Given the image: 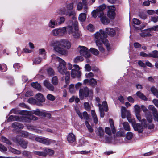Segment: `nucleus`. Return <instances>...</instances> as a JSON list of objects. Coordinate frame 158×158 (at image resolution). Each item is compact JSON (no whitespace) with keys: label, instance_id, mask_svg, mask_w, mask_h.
I'll use <instances>...</instances> for the list:
<instances>
[{"label":"nucleus","instance_id":"nucleus-52","mask_svg":"<svg viewBox=\"0 0 158 158\" xmlns=\"http://www.w3.org/2000/svg\"><path fill=\"white\" fill-rule=\"evenodd\" d=\"M42 116L47 117L48 118H51V115L50 113H47L44 110H43Z\"/></svg>","mask_w":158,"mask_h":158},{"label":"nucleus","instance_id":"nucleus-21","mask_svg":"<svg viewBox=\"0 0 158 158\" xmlns=\"http://www.w3.org/2000/svg\"><path fill=\"white\" fill-rule=\"evenodd\" d=\"M35 98L40 102H43L45 101V98L43 95L40 93H38L36 94Z\"/></svg>","mask_w":158,"mask_h":158},{"label":"nucleus","instance_id":"nucleus-45","mask_svg":"<svg viewBox=\"0 0 158 158\" xmlns=\"http://www.w3.org/2000/svg\"><path fill=\"white\" fill-rule=\"evenodd\" d=\"M97 84L96 80L92 78L89 80V84L92 86H94Z\"/></svg>","mask_w":158,"mask_h":158},{"label":"nucleus","instance_id":"nucleus-41","mask_svg":"<svg viewBox=\"0 0 158 158\" xmlns=\"http://www.w3.org/2000/svg\"><path fill=\"white\" fill-rule=\"evenodd\" d=\"M98 106L99 107V110L100 113V117L101 118H103L104 117L105 114L103 111V108L102 107V105L100 104L99 103Z\"/></svg>","mask_w":158,"mask_h":158},{"label":"nucleus","instance_id":"nucleus-28","mask_svg":"<svg viewBox=\"0 0 158 158\" xmlns=\"http://www.w3.org/2000/svg\"><path fill=\"white\" fill-rule=\"evenodd\" d=\"M106 32L111 36H114L115 34V31L113 28H107L106 30Z\"/></svg>","mask_w":158,"mask_h":158},{"label":"nucleus","instance_id":"nucleus-42","mask_svg":"<svg viewBox=\"0 0 158 158\" xmlns=\"http://www.w3.org/2000/svg\"><path fill=\"white\" fill-rule=\"evenodd\" d=\"M52 83L54 85H57L58 81L57 77L54 76L53 77L52 79Z\"/></svg>","mask_w":158,"mask_h":158},{"label":"nucleus","instance_id":"nucleus-33","mask_svg":"<svg viewBox=\"0 0 158 158\" xmlns=\"http://www.w3.org/2000/svg\"><path fill=\"white\" fill-rule=\"evenodd\" d=\"M96 134L100 138L103 137L104 132L102 128L99 127L98 129L97 132H96Z\"/></svg>","mask_w":158,"mask_h":158},{"label":"nucleus","instance_id":"nucleus-58","mask_svg":"<svg viewBox=\"0 0 158 158\" xmlns=\"http://www.w3.org/2000/svg\"><path fill=\"white\" fill-rule=\"evenodd\" d=\"M151 91L154 95H155L158 92L157 89L154 86H152L151 88Z\"/></svg>","mask_w":158,"mask_h":158},{"label":"nucleus","instance_id":"nucleus-37","mask_svg":"<svg viewBox=\"0 0 158 158\" xmlns=\"http://www.w3.org/2000/svg\"><path fill=\"white\" fill-rule=\"evenodd\" d=\"M8 148L10 152L15 154L19 155L21 153V151L19 150H17V149H15L11 147H10Z\"/></svg>","mask_w":158,"mask_h":158},{"label":"nucleus","instance_id":"nucleus-29","mask_svg":"<svg viewBox=\"0 0 158 158\" xmlns=\"http://www.w3.org/2000/svg\"><path fill=\"white\" fill-rule=\"evenodd\" d=\"M12 127L15 130H16L18 128L22 129L23 128V126L19 123L15 122L12 124Z\"/></svg>","mask_w":158,"mask_h":158},{"label":"nucleus","instance_id":"nucleus-11","mask_svg":"<svg viewBox=\"0 0 158 158\" xmlns=\"http://www.w3.org/2000/svg\"><path fill=\"white\" fill-rule=\"evenodd\" d=\"M24 115L22 117V122L29 123L31 120H36L37 119V118L33 114Z\"/></svg>","mask_w":158,"mask_h":158},{"label":"nucleus","instance_id":"nucleus-24","mask_svg":"<svg viewBox=\"0 0 158 158\" xmlns=\"http://www.w3.org/2000/svg\"><path fill=\"white\" fill-rule=\"evenodd\" d=\"M101 18V21L102 23L104 24H107L109 23L110 20L106 16L104 15V14L101 16H98Z\"/></svg>","mask_w":158,"mask_h":158},{"label":"nucleus","instance_id":"nucleus-36","mask_svg":"<svg viewBox=\"0 0 158 158\" xmlns=\"http://www.w3.org/2000/svg\"><path fill=\"white\" fill-rule=\"evenodd\" d=\"M109 123H110L111 128L113 133H115L116 132V130L114 125L113 120L112 119H109Z\"/></svg>","mask_w":158,"mask_h":158},{"label":"nucleus","instance_id":"nucleus-62","mask_svg":"<svg viewBox=\"0 0 158 158\" xmlns=\"http://www.w3.org/2000/svg\"><path fill=\"white\" fill-rule=\"evenodd\" d=\"M47 72L50 75H53L54 74V72L52 69L49 68L47 69Z\"/></svg>","mask_w":158,"mask_h":158},{"label":"nucleus","instance_id":"nucleus-46","mask_svg":"<svg viewBox=\"0 0 158 158\" xmlns=\"http://www.w3.org/2000/svg\"><path fill=\"white\" fill-rule=\"evenodd\" d=\"M33 61V64H38L41 62L42 59L40 57H38L34 59Z\"/></svg>","mask_w":158,"mask_h":158},{"label":"nucleus","instance_id":"nucleus-39","mask_svg":"<svg viewBox=\"0 0 158 158\" xmlns=\"http://www.w3.org/2000/svg\"><path fill=\"white\" fill-rule=\"evenodd\" d=\"M138 16L140 18L143 19H146L147 17L146 13L143 11L139 12Z\"/></svg>","mask_w":158,"mask_h":158},{"label":"nucleus","instance_id":"nucleus-44","mask_svg":"<svg viewBox=\"0 0 158 158\" xmlns=\"http://www.w3.org/2000/svg\"><path fill=\"white\" fill-rule=\"evenodd\" d=\"M124 129L127 131L130 130V127L128 123L127 122H125L123 123Z\"/></svg>","mask_w":158,"mask_h":158},{"label":"nucleus","instance_id":"nucleus-49","mask_svg":"<svg viewBox=\"0 0 158 158\" xmlns=\"http://www.w3.org/2000/svg\"><path fill=\"white\" fill-rule=\"evenodd\" d=\"M2 141L10 145L11 142L6 138L2 136L1 138Z\"/></svg>","mask_w":158,"mask_h":158},{"label":"nucleus","instance_id":"nucleus-60","mask_svg":"<svg viewBox=\"0 0 158 158\" xmlns=\"http://www.w3.org/2000/svg\"><path fill=\"white\" fill-rule=\"evenodd\" d=\"M141 122L142 125L144 127V128H146L147 126V124L146 123L147 122L145 119H141V121H140Z\"/></svg>","mask_w":158,"mask_h":158},{"label":"nucleus","instance_id":"nucleus-20","mask_svg":"<svg viewBox=\"0 0 158 158\" xmlns=\"http://www.w3.org/2000/svg\"><path fill=\"white\" fill-rule=\"evenodd\" d=\"M81 72L75 69H72L71 70V76L73 78H74L76 77H79L81 76Z\"/></svg>","mask_w":158,"mask_h":158},{"label":"nucleus","instance_id":"nucleus-3","mask_svg":"<svg viewBox=\"0 0 158 158\" xmlns=\"http://www.w3.org/2000/svg\"><path fill=\"white\" fill-rule=\"evenodd\" d=\"M73 3H70L66 6L67 10L65 9H61L59 11V13L61 15H65L69 16H72V19L73 20H76V18L75 17V13L74 11L72 10L73 8Z\"/></svg>","mask_w":158,"mask_h":158},{"label":"nucleus","instance_id":"nucleus-6","mask_svg":"<svg viewBox=\"0 0 158 158\" xmlns=\"http://www.w3.org/2000/svg\"><path fill=\"white\" fill-rule=\"evenodd\" d=\"M66 29L65 27L53 30L51 34L54 36H63L66 34Z\"/></svg>","mask_w":158,"mask_h":158},{"label":"nucleus","instance_id":"nucleus-7","mask_svg":"<svg viewBox=\"0 0 158 158\" xmlns=\"http://www.w3.org/2000/svg\"><path fill=\"white\" fill-rule=\"evenodd\" d=\"M35 140L37 142L47 145H50L52 142V141L51 139L42 136L36 137Z\"/></svg>","mask_w":158,"mask_h":158},{"label":"nucleus","instance_id":"nucleus-61","mask_svg":"<svg viewBox=\"0 0 158 158\" xmlns=\"http://www.w3.org/2000/svg\"><path fill=\"white\" fill-rule=\"evenodd\" d=\"M102 105L105 108L104 110L105 111H107L108 110V106L107 103L106 101H104L102 103Z\"/></svg>","mask_w":158,"mask_h":158},{"label":"nucleus","instance_id":"nucleus-64","mask_svg":"<svg viewBox=\"0 0 158 158\" xmlns=\"http://www.w3.org/2000/svg\"><path fill=\"white\" fill-rule=\"evenodd\" d=\"M69 90L71 93H73L74 92V85L73 84H71L69 86Z\"/></svg>","mask_w":158,"mask_h":158},{"label":"nucleus","instance_id":"nucleus-57","mask_svg":"<svg viewBox=\"0 0 158 158\" xmlns=\"http://www.w3.org/2000/svg\"><path fill=\"white\" fill-rule=\"evenodd\" d=\"M52 59L56 60H57L59 62H60V60H62L63 59L57 56L55 54H53L52 55Z\"/></svg>","mask_w":158,"mask_h":158},{"label":"nucleus","instance_id":"nucleus-5","mask_svg":"<svg viewBox=\"0 0 158 158\" xmlns=\"http://www.w3.org/2000/svg\"><path fill=\"white\" fill-rule=\"evenodd\" d=\"M79 96L81 100L83 99L84 97L92 98L93 96V90L91 89L89 90L87 87L80 89L79 91Z\"/></svg>","mask_w":158,"mask_h":158},{"label":"nucleus","instance_id":"nucleus-15","mask_svg":"<svg viewBox=\"0 0 158 158\" xmlns=\"http://www.w3.org/2000/svg\"><path fill=\"white\" fill-rule=\"evenodd\" d=\"M59 41L61 44L62 46L67 49H68L70 48L71 43L69 41L66 40H62Z\"/></svg>","mask_w":158,"mask_h":158},{"label":"nucleus","instance_id":"nucleus-32","mask_svg":"<svg viewBox=\"0 0 158 158\" xmlns=\"http://www.w3.org/2000/svg\"><path fill=\"white\" fill-rule=\"evenodd\" d=\"M31 86L37 90L40 91L41 89L40 85L37 82H33L31 84Z\"/></svg>","mask_w":158,"mask_h":158},{"label":"nucleus","instance_id":"nucleus-19","mask_svg":"<svg viewBox=\"0 0 158 158\" xmlns=\"http://www.w3.org/2000/svg\"><path fill=\"white\" fill-rule=\"evenodd\" d=\"M106 6L105 4H103L100 5L98 8L97 9V10L98 11V16H101L102 15H103L104 13L103 11L106 8Z\"/></svg>","mask_w":158,"mask_h":158},{"label":"nucleus","instance_id":"nucleus-22","mask_svg":"<svg viewBox=\"0 0 158 158\" xmlns=\"http://www.w3.org/2000/svg\"><path fill=\"white\" fill-rule=\"evenodd\" d=\"M44 85L49 90L53 91L54 90V87L47 80L44 81Z\"/></svg>","mask_w":158,"mask_h":158},{"label":"nucleus","instance_id":"nucleus-31","mask_svg":"<svg viewBox=\"0 0 158 158\" xmlns=\"http://www.w3.org/2000/svg\"><path fill=\"white\" fill-rule=\"evenodd\" d=\"M44 152L45 153V156L47 155H52L54 153L53 150L47 148H45Z\"/></svg>","mask_w":158,"mask_h":158},{"label":"nucleus","instance_id":"nucleus-63","mask_svg":"<svg viewBox=\"0 0 158 158\" xmlns=\"http://www.w3.org/2000/svg\"><path fill=\"white\" fill-rule=\"evenodd\" d=\"M20 133L21 134V136L24 137H27L29 135L28 133L25 131H21Z\"/></svg>","mask_w":158,"mask_h":158},{"label":"nucleus","instance_id":"nucleus-35","mask_svg":"<svg viewBox=\"0 0 158 158\" xmlns=\"http://www.w3.org/2000/svg\"><path fill=\"white\" fill-rule=\"evenodd\" d=\"M136 94L138 97L142 100H147V98L146 96L140 91H138L136 93Z\"/></svg>","mask_w":158,"mask_h":158},{"label":"nucleus","instance_id":"nucleus-50","mask_svg":"<svg viewBox=\"0 0 158 158\" xmlns=\"http://www.w3.org/2000/svg\"><path fill=\"white\" fill-rule=\"evenodd\" d=\"M90 50L91 52L94 55H97L99 53V52L98 50L94 48H91Z\"/></svg>","mask_w":158,"mask_h":158},{"label":"nucleus","instance_id":"nucleus-48","mask_svg":"<svg viewBox=\"0 0 158 158\" xmlns=\"http://www.w3.org/2000/svg\"><path fill=\"white\" fill-rule=\"evenodd\" d=\"M85 125L87 127V128L88 129L89 131L90 132H93V130L91 126L89 124L88 122L87 121H85Z\"/></svg>","mask_w":158,"mask_h":158},{"label":"nucleus","instance_id":"nucleus-54","mask_svg":"<svg viewBox=\"0 0 158 158\" xmlns=\"http://www.w3.org/2000/svg\"><path fill=\"white\" fill-rule=\"evenodd\" d=\"M133 135L132 132H128L126 135V138L128 140H131L133 137Z\"/></svg>","mask_w":158,"mask_h":158},{"label":"nucleus","instance_id":"nucleus-8","mask_svg":"<svg viewBox=\"0 0 158 158\" xmlns=\"http://www.w3.org/2000/svg\"><path fill=\"white\" fill-rule=\"evenodd\" d=\"M79 52L80 55L85 58H88L90 56V54L86 47L84 46H79Z\"/></svg>","mask_w":158,"mask_h":158},{"label":"nucleus","instance_id":"nucleus-25","mask_svg":"<svg viewBox=\"0 0 158 158\" xmlns=\"http://www.w3.org/2000/svg\"><path fill=\"white\" fill-rule=\"evenodd\" d=\"M66 19L64 17L60 16L56 20L58 26L64 23Z\"/></svg>","mask_w":158,"mask_h":158},{"label":"nucleus","instance_id":"nucleus-53","mask_svg":"<svg viewBox=\"0 0 158 158\" xmlns=\"http://www.w3.org/2000/svg\"><path fill=\"white\" fill-rule=\"evenodd\" d=\"M33 153L34 154L39 155V156H45V153L44 152L41 151H34Z\"/></svg>","mask_w":158,"mask_h":158},{"label":"nucleus","instance_id":"nucleus-14","mask_svg":"<svg viewBox=\"0 0 158 158\" xmlns=\"http://www.w3.org/2000/svg\"><path fill=\"white\" fill-rule=\"evenodd\" d=\"M73 19V21L72 22V24L68 25L67 27H65V29H66V33L67 32V33L70 35L73 33V28H74V25H73V24L74 23V20Z\"/></svg>","mask_w":158,"mask_h":158},{"label":"nucleus","instance_id":"nucleus-10","mask_svg":"<svg viewBox=\"0 0 158 158\" xmlns=\"http://www.w3.org/2000/svg\"><path fill=\"white\" fill-rule=\"evenodd\" d=\"M43 110L40 111L38 109H36V110H33L29 112L26 111H22L20 112V114L23 115L26 114H35L37 116H42V115Z\"/></svg>","mask_w":158,"mask_h":158},{"label":"nucleus","instance_id":"nucleus-12","mask_svg":"<svg viewBox=\"0 0 158 158\" xmlns=\"http://www.w3.org/2000/svg\"><path fill=\"white\" fill-rule=\"evenodd\" d=\"M73 23V25H74L75 31H74L73 33L71 35H72L74 38H79L81 35L80 33L78 31V23L76 20H74Z\"/></svg>","mask_w":158,"mask_h":158},{"label":"nucleus","instance_id":"nucleus-56","mask_svg":"<svg viewBox=\"0 0 158 158\" xmlns=\"http://www.w3.org/2000/svg\"><path fill=\"white\" fill-rule=\"evenodd\" d=\"M84 106L85 109L87 111H89L90 110V106L88 102H85L84 103Z\"/></svg>","mask_w":158,"mask_h":158},{"label":"nucleus","instance_id":"nucleus-2","mask_svg":"<svg viewBox=\"0 0 158 158\" xmlns=\"http://www.w3.org/2000/svg\"><path fill=\"white\" fill-rule=\"evenodd\" d=\"M66 62L64 60H60L57 67L58 71L62 75H65V80L66 84L68 85L69 82L70 73L67 71Z\"/></svg>","mask_w":158,"mask_h":158},{"label":"nucleus","instance_id":"nucleus-38","mask_svg":"<svg viewBox=\"0 0 158 158\" xmlns=\"http://www.w3.org/2000/svg\"><path fill=\"white\" fill-rule=\"evenodd\" d=\"M86 18V15L85 13H81L79 15L78 19L81 22L84 21Z\"/></svg>","mask_w":158,"mask_h":158},{"label":"nucleus","instance_id":"nucleus-13","mask_svg":"<svg viewBox=\"0 0 158 158\" xmlns=\"http://www.w3.org/2000/svg\"><path fill=\"white\" fill-rule=\"evenodd\" d=\"M134 111L137 119L139 121H141V117L140 114L141 111L140 107L138 105H136L134 106Z\"/></svg>","mask_w":158,"mask_h":158},{"label":"nucleus","instance_id":"nucleus-27","mask_svg":"<svg viewBox=\"0 0 158 158\" xmlns=\"http://www.w3.org/2000/svg\"><path fill=\"white\" fill-rule=\"evenodd\" d=\"M145 115L147 121L149 123H152L153 121V117L151 113L149 112L145 113Z\"/></svg>","mask_w":158,"mask_h":158},{"label":"nucleus","instance_id":"nucleus-4","mask_svg":"<svg viewBox=\"0 0 158 158\" xmlns=\"http://www.w3.org/2000/svg\"><path fill=\"white\" fill-rule=\"evenodd\" d=\"M50 45L51 46L53 47L55 51L58 53L63 55L67 54L68 51L62 47H63L62 46L61 44L59 41H52Z\"/></svg>","mask_w":158,"mask_h":158},{"label":"nucleus","instance_id":"nucleus-30","mask_svg":"<svg viewBox=\"0 0 158 158\" xmlns=\"http://www.w3.org/2000/svg\"><path fill=\"white\" fill-rule=\"evenodd\" d=\"M18 143L22 148L26 149L27 147L28 143L27 141L22 140L19 141Z\"/></svg>","mask_w":158,"mask_h":158},{"label":"nucleus","instance_id":"nucleus-34","mask_svg":"<svg viewBox=\"0 0 158 158\" xmlns=\"http://www.w3.org/2000/svg\"><path fill=\"white\" fill-rule=\"evenodd\" d=\"M149 56L150 57L158 58V51L155 50L152 51V52L149 53Z\"/></svg>","mask_w":158,"mask_h":158},{"label":"nucleus","instance_id":"nucleus-9","mask_svg":"<svg viewBox=\"0 0 158 158\" xmlns=\"http://www.w3.org/2000/svg\"><path fill=\"white\" fill-rule=\"evenodd\" d=\"M107 8L108 9L107 13V16L111 19H114L115 15V7L113 5L108 6Z\"/></svg>","mask_w":158,"mask_h":158},{"label":"nucleus","instance_id":"nucleus-18","mask_svg":"<svg viewBox=\"0 0 158 158\" xmlns=\"http://www.w3.org/2000/svg\"><path fill=\"white\" fill-rule=\"evenodd\" d=\"M23 115L20 116V117L18 116H13V115L10 116L7 120L8 122L14 121H22V117Z\"/></svg>","mask_w":158,"mask_h":158},{"label":"nucleus","instance_id":"nucleus-55","mask_svg":"<svg viewBox=\"0 0 158 158\" xmlns=\"http://www.w3.org/2000/svg\"><path fill=\"white\" fill-rule=\"evenodd\" d=\"M82 3L84 5V9L85 10V12H87V10L88 9V7L87 6V0H82Z\"/></svg>","mask_w":158,"mask_h":158},{"label":"nucleus","instance_id":"nucleus-47","mask_svg":"<svg viewBox=\"0 0 158 158\" xmlns=\"http://www.w3.org/2000/svg\"><path fill=\"white\" fill-rule=\"evenodd\" d=\"M132 21L134 25H139L141 23V21L137 18H134L132 19Z\"/></svg>","mask_w":158,"mask_h":158},{"label":"nucleus","instance_id":"nucleus-43","mask_svg":"<svg viewBox=\"0 0 158 158\" xmlns=\"http://www.w3.org/2000/svg\"><path fill=\"white\" fill-rule=\"evenodd\" d=\"M148 108L149 109L152 111V113L153 114H154V113H156V112H158L157 110L153 105H149L148 106Z\"/></svg>","mask_w":158,"mask_h":158},{"label":"nucleus","instance_id":"nucleus-51","mask_svg":"<svg viewBox=\"0 0 158 158\" xmlns=\"http://www.w3.org/2000/svg\"><path fill=\"white\" fill-rule=\"evenodd\" d=\"M47 98L49 100L53 101L55 99V97L53 95L49 94L47 96Z\"/></svg>","mask_w":158,"mask_h":158},{"label":"nucleus","instance_id":"nucleus-40","mask_svg":"<svg viewBox=\"0 0 158 158\" xmlns=\"http://www.w3.org/2000/svg\"><path fill=\"white\" fill-rule=\"evenodd\" d=\"M83 60L84 59L82 57L80 56H78L75 58L74 60V63H77L83 61Z\"/></svg>","mask_w":158,"mask_h":158},{"label":"nucleus","instance_id":"nucleus-1","mask_svg":"<svg viewBox=\"0 0 158 158\" xmlns=\"http://www.w3.org/2000/svg\"><path fill=\"white\" fill-rule=\"evenodd\" d=\"M94 35L96 45L98 47L100 51L103 52L104 50V49L102 47V43L104 44L108 50L109 49L110 44L108 41L106 39L107 35L104 31L100 29L99 32H97Z\"/></svg>","mask_w":158,"mask_h":158},{"label":"nucleus","instance_id":"nucleus-16","mask_svg":"<svg viewBox=\"0 0 158 158\" xmlns=\"http://www.w3.org/2000/svg\"><path fill=\"white\" fill-rule=\"evenodd\" d=\"M140 35L143 37L147 36H151L152 35L150 30L149 29L141 31V33H140Z\"/></svg>","mask_w":158,"mask_h":158},{"label":"nucleus","instance_id":"nucleus-26","mask_svg":"<svg viewBox=\"0 0 158 158\" xmlns=\"http://www.w3.org/2000/svg\"><path fill=\"white\" fill-rule=\"evenodd\" d=\"M68 141L70 143H72L75 140V137L72 133L69 134L67 137Z\"/></svg>","mask_w":158,"mask_h":158},{"label":"nucleus","instance_id":"nucleus-17","mask_svg":"<svg viewBox=\"0 0 158 158\" xmlns=\"http://www.w3.org/2000/svg\"><path fill=\"white\" fill-rule=\"evenodd\" d=\"M133 127L135 131H138L139 133L142 132L143 129L144 128L140 123H139L135 124L133 126Z\"/></svg>","mask_w":158,"mask_h":158},{"label":"nucleus","instance_id":"nucleus-59","mask_svg":"<svg viewBox=\"0 0 158 158\" xmlns=\"http://www.w3.org/2000/svg\"><path fill=\"white\" fill-rule=\"evenodd\" d=\"M94 76V74L92 72H89L85 74L86 77L87 78H90L93 77Z\"/></svg>","mask_w":158,"mask_h":158},{"label":"nucleus","instance_id":"nucleus-23","mask_svg":"<svg viewBox=\"0 0 158 158\" xmlns=\"http://www.w3.org/2000/svg\"><path fill=\"white\" fill-rule=\"evenodd\" d=\"M48 26L49 27L54 28L58 26L56 20L55 19H52L49 21L48 24Z\"/></svg>","mask_w":158,"mask_h":158}]
</instances>
